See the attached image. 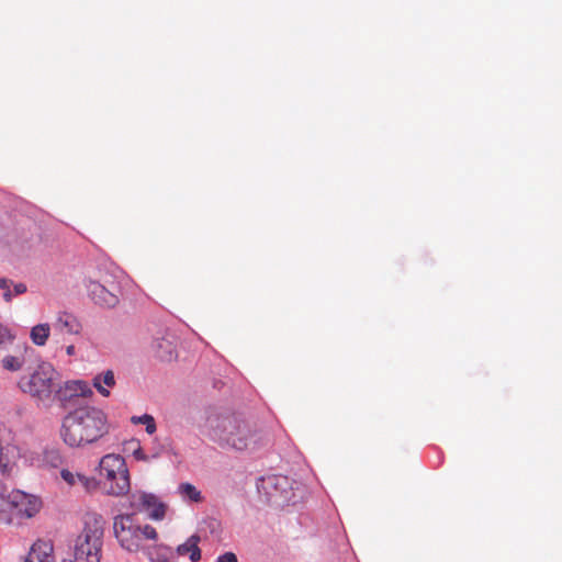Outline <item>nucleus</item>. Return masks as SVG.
I'll return each mask as SVG.
<instances>
[{"label": "nucleus", "instance_id": "nucleus-1", "mask_svg": "<svg viewBox=\"0 0 562 562\" xmlns=\"http://www.w3.org/2000/svg\"><path fill=\"white\" fill-rule=\"evenodd\" d=\"M109 432L106 414L94 406H81L64 416L60 438L70 448H83L98 442Z\"/></svg>", "mask_w": 562, "mask_h": 562}, {"label": "nucleus", "instance_id": "nucleus-2", "mask_svg": "<svg viewBox=\"0 0 562 562\" xmlns=\"http://www.w3.org/2000/svg\"><path fill=\"white\" fill-rule=\"evenodd\" d=\"M204 435L222 446L237 450L247 448L251 437L248 424L236 415L210 413L202 426Z\"/></svg>", "mask_w": 562, "mask_h": 562}, {"label": "nucleus", "instance_id": "nucleus-3", "mask_svg": "<svg viewBox=\"0 0 562 562\" xmlns=\"http://www.w3.org/2000/svg\"><path fill=\"white\" fill-rule=\"evenodd\" d=\"M83 528L77 537L71 562H100L103 547L105 520L97 512H86L82 517Z\"/></svg>", "mask_w": 562, "mask_h": 562}, {"label": "nucleus", "instance_id": "nucleus-4", "mask_svg": "<svg viewBox=\"0 0 562 562\" xmlns=\"http://www.w3.org/2000/svg\"><path fill=\"white\" fill-rule=\"evenodd\" d=\"M113 533L120 546L128 552L144 548L146 540L156 541L158 533L150 525H142L136 515L120 514L113 518Z\"/></svg>", "mask_w": 562, "mask_h": 562}, {"label": "nucleus", "instance_id": "nucleus-5", "mask_svg": "<svg viewBox=\"0 0 562 562\" xmlns=\"http://www.w3.org/2000/svg\"><path fill=\"white\" fill-rule=\"evenodd\" d=\"M99 468L106 494L123 496L130 492V473L123 457L115 453L105 454L101 458Z\"/></svg>", "mask_w": 562, "mask_h": 562}, {"label": "nucleus", "instance_id": "nucleus-6", "mask_svg": "<svg viewBox=\"0 0 562 562\" xmlns=\"http://www.w3.org/2000/svg\"><path fill=\"white\" fill-rule=\"evenodd\" d=\"M57 372L50 363L38 364L33 372L24 374L19 380V389L31 397L45 402L52 397L55 391Z\"/></svg>", "mask_w": 562, "mask_h": 562}, {"label": "nucleus", "instance_id": "nucleus-7", "mask_svg": "<svg viewBox=\"0 0 562 562\" xmlns=\"http://www.w3.org/2000/svg\"><path fill=\"white\" fill-rule=\"evenodd\" d=\"M85 286L89 297L98 305L103 307H114L119 303V285L109 274H103L99 279H88Z\"/></svg>", "mask_w": 562, "mask_h": 562}, {"label": "nucleus", "instance_id": "nucleus-8", "mask_svg": "<svg viewBox=\"0 0 562 562\" xmlns=\"http://www.w3.org/2000/svg\"><path fill=\"white\" fill-rule=\"evenodd\" d=\"M5 504L12 514L24 518L33 517L41 508V501L37 497L19 490L9 493Z\"/></svg>", "mask_w": 562, "mask_h": 562}, {"label": "nucleus", "instance_id": "nucleus-9", "mask_svg": "<svg viewBox=\"0 0 562 562\" xmlns=\"http://www.w3.org/2000/svg\"><path fill=\"white\" fill-rule=\"evenodd\" d=\"M131 506L139 512H146L149 518L160 520L165 517L166 506L150 493L136 492L130 497Z\"/></svg>", "mask_w": 562, "mask_h": 562}, {"label": "nucleus", "instance_id": "nucleus-10", "mask_svg": "<svg viewBox=\"0 0 562 562\" xmlns=\"http://www.w3.org/2000/svg\"><path fill=\"white\" fill-rule=\"evenodd\" d=\"M50 541L37 540L29 552L25 562H55Z\"/></svg>", "mask_w": 562, "mask_h": 562}, {"label": "nucleus", "instance_id": "nucleus-11", "mask_svg": "<svg viewBox=\"0 0 562 562\" xmlns=\"http://www.w3.org/2000/svg\"><path fill=\"white\" fill-rule=\"evenodd\" d=\"M60 476L69 486H75V485L79 484L87 492H91L97 488L95 479L88 477L81 473H74L68 469H63L60 471Z\"/></svg>", "mask_w": 562, "mask_h": 562}, {"label": "nucleus", "instance_id": "nucleus-12", "mask_svg": "<svg viewBox=\"0 0 562 562\" xmlns=\"http://www.w3.org/2000/svg\"><path fill=\"white\" fill-rule=\"evenodd\" d=\"M200 536L192 535L187 539L184 543H181L177 547V553L179 555L189 554L190 560L192 562H198L201 560V550L199 548Z\"/></svg>", "mask_w": 562, "mask_h": 562}, {"label": "nucleus", "instance_id": "nucleus-13", "mask_svg": "<svg viewBox=\"0 0 562 562\" xmlns=\"http://www.w3.org/2000/svg\"><path fill=\"white\" fill-rule=\"evenodd\" d=\"M104 385L108 387H113L115 385V378L113 371L108 370L103 373L97 374L93 378V386L101 395L108 397L110 395V391L106 387H104Z\"/></svg>", "mask_w": 562, "mask_h": 562}, {"label": "nucleus", "instance_id": "nucleus-14", "mask_svg": "<svg viewBox=\"0 0 562 562\" xmlns=\"http://www.w3.org/2000/svg\"><path fill=\"white\" fill-rule=\"evenodd\" d=\"M60 330L71 335H77L81 330L80 322L71 314L63 313L58 316L57 324Z\"/></svg>", "mask_w": 562, "mask_h": 562}, {"label": "nucleus", "instance_id": "nucleus-15", "mask_svg": "<svg viewBox=\"0 0 562 562\" xmlns=\"http://www.w3.org/2000/svg\"><path fill=\"white\" fill-rule=\"evenodd\" d=\"M156 355L161 360H170L173 357V345L166 338L157 339L155 344Z\"/></svg>", "mask_w": 562, "mask_h": 562}, {"label": "nucleus", "instance_id": "nucleus-16", "mask_svg": "<svg viewBox=\"0 0 562 562\" xmlns=\"http://www.w3.org/2000/svg\"><path fill=\"white\" fill-rule=\"evenodd\" d=\"M48 336H49L48 324L36 325L31 330V339L37 346L45 345Z\"/></svg>", "mask_w": 562, "mask_h": 562}, {"label": "nucleus", "instance_id": "nucleus-17", "mask_svg": "<svg viewBox=\"0 0 562 562\" xmlns=\"http://www.w3.org/2000/svg\"><path fill=\"white\" fill-rule=\"evenodd\" d=\"M86 385L80 381H74V382H67L65 384V389L58 390L57 395L60 400L65 398L67 396V393H69V396H75L83 393V387Z\"/></svg>", "mask_w": 562, "mask_h": 562}, {"label": "nucleus", "instance_id": "nucleus-18", "mask_svg": "<svg viewBox=\"0 0 562 562\" xmlns=\"http://www.w3.org/2000/svg\"><path fill=\"white\" fill-rule=\"evenodd\" d=\"M131 423L134 425H145L146 431L149 435H153L157 429L155 418L149 414H144L142 416H132Z\"/></svg>", "mask_w": 562, "mask_h": 562}, {"label": "nucleus", "instance_id": "nucleus-19", "mask_svg": "<svg viewBox=\"0 0 562 562\" xmlns=\"http://www.w3.org/2000/svg\"><path fill=\"white\" fill-rule=\"evenodd\" d=\"M24 364V359L21 357L7 356L2 359V367L9 371H19Z\"/></svg>", "mask_w": 562, "mask_h": 562}, {"label": "nucleus", "instance_id": "nucleus-20", "mask_svg": "<svg viewBox=\"0 0 562 562\" xmlns=\"http://www.w3.org/2000/svg\"><path fill=\"white\" fill-rule=\"evenodd\" d=\"M181 494L187 496L193 502H200L202 499L201 493L190 483H183L179 486Z\"/></svg>", "mask_w": 562, "mask_h": 562}, {"label": "nucleus", "instance_id": "nucleus-21", "mask_svg": "<svg viewBox=\"0 0 562 562\" xmlns=\"http://www.w3.org/2000/svg\"><path fill=\"white\" fill-rule=\"evenodd\" d=\"M13 335L11 334V330L7 327L0 324V348L5 347L7 345L11 344L13 341Z\"/></svg>", "mask_w": 562, "mask_h": 562}, {"label": "nucleus", "instance_id": "nucleus-22", "mask_svg": "<svg viewBox=\"0 0 562 562\" xmlns=\"http://www.w3.org/2000/svg\"><path fill=\"white\" fill-rule=\"evenodd\" d=\"M10 284H11V281L8 280V279H4V278H1L0 279V289H2L4 292H3V299L7 301V302H10L13 297V294L10 290Z\"/></svg>", "mask_w": 562, "mask_h": 562}, {"label": "nucleus", "instance_id": "nucleus-23", "mask_svg": "<svg viewBox=\"0 0 562 562\" xmlns=\"http://www.w3.org/2000/svg\"><path fill=\"white\" fill-rule=\"evenodd\" d=\"M216 562H238V559L233 552H225L217 557Z\"/></svg>", "mask_w": 562, "mask_h": 562}, {"label": "nucleus", "instance_id": "nucleus-24", "mask_svg": "<svg viewBox=\"0 0 562 562\" xmlns=\"http://www.w3.org/2000/svg\"><path fill=\"white\" fill-rule=\"evenodd\" d=\"M8 468V460L3 453L2 442L0 441V469L4 472Z\"/></svg>", "mask_w": 562, "mask_h": 562}, {"label": "nucleus", "instance_id": "nucleus-25", "mask_svg": "<svg viewBox=\"0 0 562 562\" xmlns=\"http://www.w3.org/2000/svg\"><path fill=\"white\" fill-rule=\"evenodd\" d=\"M46 459L53 465H57V462L60 460V457L57 452L52 451L50 453H47Z\"/></svg>", "mask_w": 562, "mask_h": 562}, {"label": "nucleus", "instance_id": "nucleus-26", "mask_svg": "<svg viewBox=\"0 0 562 562\" xmlns=\"http://www.w3.org/2000/svg\"><path fill=\"white\" fill-rule=\"evenodd\" d=\"M133 456L135 457L136 460L148 461V457L144 453L142 448L136 449Z\"/></svg>", "mask_w": 562, "mask_h": 562}, {"label": "nucleus", "instance_id": "nucleus-27", "mask_svg": "<svg viewBox=\"0 0 562 562\" xmlns=\"http://www.w3.org/2000/svg\"><path fill=\"white\" fill-rule=\"evenodd\" d=\"M26 292V285L24 283L14 284V293L13 295H20Z\"/></svg>", "mask_w": 562, "mask_h": 562}, {"label": "nucleus", "instance_id": "nucleus-28", "mask_svg": "<svg viewBox=\"0 0 562 562\" xmlns=\"http://www.w3.org/2000/svg\"><path fill=\"white\" fill-rule=\"evenodd\" d=\"M66 353H67L69 357L74 356V355H75V346H74V345H69V346H67V348H66Z\"/></svg>", "mask_w": 562, "mask_h": 562}, {"label": "nucleus", "instance_id": "nucleus-29", "mask_svg": "<svg viewBox=\"0 0 562 562\" xmlns=\"http://www.w3.org/2000/svg\"><path fill=\"white\" fill-rule=\"evenodd\" d=\"M5 521H7L8 524H10V522L12 521V519H11V518H8V519H5Z\"/></svg>", "mask_w": 562, "mask_h": 562}, {"label": "nucleus", "instance_id": "nucleus-30", "mask_svg": "<svg viewBox=\"0 0 562 562\" xmlns=\"http://www.w3.org/2000/svg\"><path fill=\"white\" fill-rule=\"evenodd\" d=\"M61 562H71V560H63Z\"/></svg>", "mask_w": 562, "mask_h": 562}]
</instances>
